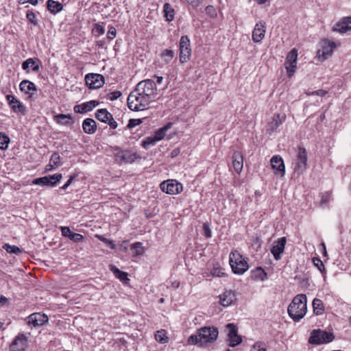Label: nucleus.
I'll list each match as a JSON object with an SVG mask.
<instances>
[{
	"label": "nucleus",
	"instance_id": "obj_1",
	"mask_svg": "<svg viewBox=\"0 0 351 351\" xmlns=\"http://www.w3.org/2000/svg\"><path fill=\"white\" fill-rule=\"evenodd\" d=\"M218 335L217 328L215 326H204L199 328L195 334L191 335L188 339V342L190 344L203 346L216 341Z\"/></svg>",
	"mask_w": 351,
	"mask_h": 351
},
{
	"label": "nucleus",
	"instance_id": "obj_2",
	"mask_svg": "<svg viewBox=\"0 0 351 351\" xmlns=\"http://www.w3.org/2000/svg\"><path fill=\"white\" fill-rule=\"evenodd\" d=\"M289 315L295 322H299L304 317L307 311L306 296L298 294L295 296L288 306Z\"/></svg>",
	"mask_w": 351,
	"mask_h": 351
},
{
	"label": "nucleus",
	"instance_id": "obj_3",
	"mask_svg": "<svg viewBox=\"0 0 351 351\" xmlns=\"http://www.w3.org/2000/svg\"><path fill=\"white\" fill-rule=\"evenodd\" d=\"M151 102L135 88L128 97V105L133 111H140L146 109Z\"/></svg>",
	"mask_w": 351,
	"mask_h": 351
},
{
	"label": "nucleus",
	"instance_id": "obj_4",
	"mask_svg": "<svg viewBox=\"0 0 351 351\" xmlns=\"http://www.w3.org/2000/svg\"><path fill=\"white\" fill-rule=\"evenodd\" d=\"M136 88L150 102L154 101L157 97V87L156 83L152 80H145L138 82Z\"/></svg>",
	"mask_w": 351,
	"mask_h": 351
},
{
	"label": "nucleus",
	"instance_id": "obj_5",
	"mask_svg": "<svg viewBox=\"0 0 351 351\" xmlns=\"http://www.w3.org/2000/svg\"><path fill=\"white\" fill-rule=\"evenodd\" d=\"M307 152L305 148L299 147L292 165L294 173L302 175L307 168Z\"/></svg>",
	"mask_w": 351,
	"mask_h": 351
},
{
	"label": "nucleus",
	"instance_id": "obj_6",
	"mask_svg": "<svg viewBox=\"0 0 351 351\" xmlns=\"http://www.w3.org/2000/svg\"><path fill=\"white\" fill-rule=\"evenodd\" d=\"M230 265L234 274H242L248 269V264L237 252L230 254Z\"/></svg>",
	"mask_w": 351,
	"mask_h": 351
},
{
	"label": "nucleus",
	"instance_id": "obj_7",
	"mask_svg": "<svg viewBox=\"0 0 351 351\" xmlns=\"http://www.w3.org/2000/svg\"><path fill=\"white\" fill-rule=\"evenodd\" d=\"M335 336L332 332H327L321 329L313 330L308 339L311 344L320 345L328 343L333 341Z\"/></svg>",
	"mask_w": 351,
	"mask_h": 351
},
{
	"label": "nucleus",
	"instance_id": "obj_8",
	"mask_svg": "<svg viewBox=\"0 0 351 351\" xmlns=\"http://www.w3.org/2000/svg\"><path fill=\"white\" fill-rule=\"evenodd\" d=\"M337 47L336 44L328 40H322L319 43V47L317 51V58L322 62L327 60L330 57L334 49Z\"/></svg>",
	"mask_w": 351,
	"mask_h": 351
},
{
	"label": "nucleus",
	"instance_id": "obj_9",
	"mask_svg": "<svg viewBox=\"0 0 351 351\" xmlns=\"http://www.w3.org/2000/svg\"><path fill=\"white\" fill-rule=\"evenodd\" d=\"M180 61L185 63L190 59L191 49L190 47V40L187 36H182L179 43Z\"/></svg>",
	"mask_w": 351,
	"mask_h": 351
},
{
	"label": "nucleus",
	"instance_id": "obj_10",
	"mask_svg": "<svg viewBox=\"0 0 351 351\" xmlns=\"http://www.w3.org/2000/svg\"><path fill=\"white\" fill-rule=\"evenodd\" d=\"M160 189L169 195L180 193L183 189L182 184L176 180H168L163 181L160 184Z\"/></svg>",
	"mask_w": 351,
	"mask_h": 351
},
{
	"label": "nucleus",
	"instance_id": "obj_11",
	"mask_svg": "<svg viewBox=\"0 0 351 351\" xmlns=\"http://www.w3.org/2000/svg\"><path fill=\"white\" fill-rule=\"evenodd\" d=\"M226 332L228 336L229 346L233 348L241 343V337L238 335V329L234 324H227L226 326Z\"/></svg>",
	"mask_w": 351,
	"mask_h": 351
},
{
	"label": "nucleus",
	"instance_id": "obj_12",
	"mask_svg": "<svg viewBox=\"0 0 351 351\" xmlns=\"http://www.w3.org/2000/svg\"><path fill=\"white\" fill-rule=\"evenodd\" d=\"M87 86L90 89L101 88L104 84V77L102 75L97 73H88L85 77Z\"/></svg>",
	"mask_w": 351,
	"mask_h": 351
},
{
	"label": "nucleus",
	"instance_id": "obj_13",
	"mask_svg": "<svg viewBox=\"0 0 351 351\" xmlns=\"http://www.w3.org/2000/svg\"><path fill=\"white\" fill-rule=\"evenodd\" d=\"M27 347V339L23 334H19L10 346V351H25Z\"/></svg>",
	"mask_w": 351,
	"mask_h": 351
},
{
	"label": "nucleus",
	"instance_id": "obj_14",
	"mask_svg": "<svg viewBox=\"0 0 351 351\" xmlns=\"http://www.w3.org/2000/svg\"><path fill=\"white\" fill-rule=\"evenodd\" d=\"M270 162L271 168L275 171V174L280 176L281 177L284 176L285 173V167L282 157L279 155L274 156Z\"/></svg>",
	"mask_w": 351,
	"mask_h": 351
},
{
	"label": "nucleus",
	"instance_id": "obj_15",
	"mask_svg": "<svg viewBox=\"0 0 351 351\" xmlns=\"http://www.w3.org/2000/svg\"><path fill=\"white\" fill-rule=\"evenodd\" d=\"M48 322V317L40 313H34L27 317V323L34 327L41 326Z\"/></svg>",
	"mask_w": 351,
	"mask_h": 351
},
{
	"label": "nucleus",
	"instance_id": "obj_16",
	"mask_svg": "<svg viewBox=\"0 0 351 351\" xmlns=\"http://www.w3.org/2000/svg\"><path fill=\"white\" fill-rule=\"evenodd\" d=\"M266 31L265 22L261 21L257 23L252 32V40L254 43L261 42L265 37Z\"/></svg>",
	"mask_w": 351,
	"mask_h": 351
},
{
	"label": "nucleus",
	"instance_id": "obj_17",
	"mask_svg": "<svg viewBox=\"0 0 351 351\" xmlns=\"http://www.w3.org/2000/svg\"><path fill=\"white\" fill-rule=\"evenodd\" d=\"M286 242V237H281L278 239L271 249V252L275 260L278 261L281 258V254L284 252Z\"/></svg>",
	"mask_w": 351,
	"mask_h": 351
},
{
	"label": "nucleus",
	"instance_id": "obj_18",
	"mask_svg": "<svg viewBox=\"0 0 351 351\" xmlns=\"http://www.w3.org/2000/svg\"><path fill=\"white\" fill-rule=\"evenodd\" d=\"M6 99L12 108V110L16 113L24 114L25 112V108L22 104L14 96L12 95H6Z\"/></svg>",
	"mask_w": 351,
	"mask_h": 351
},
{
	"label": "nucleus",
	"instance_id": "obj_19",
	"mask_svg": "<svg viewBox=\"0 0 351 351\" xmlns=\"http://www.w3.org/2000/svg\"><path fill=\"white\" fill-rule=\"evenodd\" d=\"M99 104V102L92 100L74 107V110L77 113H86L92 110Z\"/></svg>",
	"mask_w": 351,
	"mask_h": 351
},
{
	"label": "nucleus",
	"instance_id": "obj_20",
	"mask_svg": "<svg viewBox=\"0 0 351 351\" xmlns=\"http://www.w3.org/2000/svg\"><path fill=\"white\" fill-rule=\"evenodd\" d=\"M284 119L280 117L279 114H275L272 120L268 123L267 132L269 134L276 132L277 129L282 125Z\"/></svg>",
	"mask_w": 351,
	"mask_h": 351
},
{
	"label": "nucleus",
	"instance_id": "obj_21",
	"mask_svg": "<svg viewBox=\"0 0 351 351\" xmlns=\"http://www.w3.org/2000/svg\"><path fill=\"white\" fill-rule=\"evenodd\" d=\"M232 165L236 172L239 173L242 171L243 166V155L240 152H234L232 156Z\"/></svg>",
	"mask_w": 351,
	"mask_h": 351
},
{
	"label": "nucleus",
	"instance_id": "obj_22",
	"mask_svg": "<svg viewBox=\"0 0 351 351\" xmlns=\"http://www.w3.org/2000/svg\"><path fill=\"white\" fill-rule=\"evenodd\" d=\"M219 298L220 303L222 306H228L235 300V295L230 290L226 291L223 294L220 295Z\"/></svg>",
	"mask_w": 351,
	"mask_h": 351
},
{
	"label": "nucleus",
	"instance_id": "obj_23",
	"mask_svg": "<svg viewBox=\"0 0 351 351\" xmlns=\"http://www.w3.org/2000/svg\"><path fill=\"white\" fill-rule=\"evenodd\" d=\"M82 128L86 134H94L97 130L96 122L93 119L87 118L82 123Z\"/></svg>",
	"mask_w": 351,
	"mask_h": 351
},
{
	"label": "nucleus",
	"instance_id": "obj_24",
	"mask_svg": "<svg viewBox=\"0 0 351 351\" xmlns=\"http://www.w3.org/2000/svg\"><path fill=\"white\" fill-rule=\"evenodd\" d=\"M20 90L22 91V92H24L25 94H30L32 95V93H31V91H36V87L35 86V84L29 81V80H23L21 83H20Z\"/></svg>",
	"mask_w": 351,
	"mask_h": 351
},
{
	"label": "nucleus",
	"instance_id": "obj_25",
	"mask_svg": "<svg viewBox=\"0 0 351 351\" xmlns=\"http://www.w3.org/2000/svg\"><path fill=\"white\" fill-rule=\"evenodd\" d=\"M47 10L52 14H56L63 9L61 3L53 0H48L47 2Z\"/></svg>",
	"mask_w": 351,
	"mask_h": 351
},
{
	"label": "nucleus",
	"instance_id": "obj_26",
	"mask_svg": "<svg viewBox=\"0 0 351 351\" xmlns=\"http://www.w3.org/2000/svg\"><path fill=\"white\" fill-rule=\"evenodd\" d=\"M267 273L261 267H257L251 271V277L256 280L263 281L267 278Z\"/></svg>",
	"mask_w": 351,
	"mask_h": 351
},
{
	"label": "nucleus",
	"instance_id": "obj_27",
	"mask_svg": "<svg viewBox=\"0 0 351 351\" xmlns=\"http://www.w3.org/2000/svg\"><path fill=\"white\" fill-rule=\"evenodd\" d=\"M96 118L104 123H107L112 115L106 109H99L95 114Z\"/></svg>",
	"mask_w": 351,
	"mask_h": 351
},
{
	"label": "nucleus",
	"instance_id": "obj_28",
	"mask_svg": "<svg viewBox=\"0 0 351 351\" xmlns=\"http://www.w3.org/2000/svg\"><path fill=\"white\" fill-rule=\"evenodd\" d=\"M56 121L61 125H69L71 123L72 117L69 114H60L54 117Z\"/></svg>",
	"mask_w": 351,
	"mask_h": 351
},
{
	"label": "nucleus",
	"instance_id": "obj_29",
	"mask_svg": "<svg viewBox=\"0 0 351 351\" xmlns=\"http://www.w3.org/2000/svg\"><path fill=\"white\" fill-rule=\"evenodd\" d=\"M110 271L115 275V276L118 278L121 281L125 282V281L129 280L127 273L121 271L114 265H110Z\"/></svg>",
	"mask_w": 351,
	"mask_h": 351
},
{
	"label": "nucleus",
	"instance_id": "obj_30",
	"mask_svg": "<svg viewBox=\"0 0 351 351\" xmlns=\"http://www.w3.org/2000/svg\"><path fill=\"white\" fill-rule=\"evenodd\" d=\"M313 308L316 315H322L324 311L323 302L320 299L315 298L313 301Z\"/></svg>",
	"mask_w": 351,
	"mask_h": 351
},
{
	"label": "nucleus",
	"instance_id": "obj_31",
	"mask_svg": "<svg viewBox=\"0 0 351 351\" xmlns=\"http://www.w3.org/2000/svg\"><path fill=\"white\" fill-rule=\"evenodd\" d=\"M60 164V156L58 153L54 152L50 158L49 164L47 167H50L49 169H53L58 167Z\"/></svg>",
	"mask_w": 351,
	"mask_h": 351
},
{
	"label": "nucleus",
	"instance_id": "obj_32",
	"mask_svg": "<svg viewBox=\"0 0 351 351\" xmlns=\"http://www.w3.org/2000/svg\"><path fill=\"white\" fill-rule=\"evenodd\" d=\"M130 248L133 252L134 256L142 255L145 252L143 244L141 242H136L132 244Z\"/></svg>",
	"mask_w": 351,
	"mask_h": 351
},
{
	"label": "nucleus",
	"instance_id": "obj_33",
	"mask_svg": "<svg viewBox=\"0 0 351 351\" xmlns=\"http://www.w3.org/2000/svg\"><path fill=\"white\" fill-rule=\"evenodd\" d=\"M164 13L165 16L167 19V21H171L174 19V10L172 8L171 5L168 3H166L164 5Z\"/></svg>",
	"mask_w": 351,
	"mask_h": 351
},
{
	"label": "nucleus",
	"instance_id": "obj_34",
	"mask_svg": "<svg viewBox=\"0 0 351 351\" xmlns=\"http://www.w3.org/2000/svg\"><path fill=\"white\" fill-rule=\"evenodd\" d=\"M29 67H32L34 71H37L39 70V66L36 64V62L32 58L27 59V60L24 61L22 64V68L24 70H27Z\"/></svg>",
	"mask_w": 351,
	"mask_h": 351
},
{
	"label": "nucleus",
	"instance_id": "obj_35",
	"mask_svg": "<svg viewBox=\"0 0 351 351\" xmlns=\"http://www.w3.org/2000/svg\"><path fill=\"white\" fill-rule=\"evenodd\" d=\"M174 51L171 49H165L161 53V58L165 63H169L174 57Z\"/></svg>",
	"mask_w": 351,
	"mask_h": 351
},
{
	"label": "nucleus",
	"instance_id": "obj_36",
	"mask_svg": "<svg viewBox=\"0 0 351 351\" xmlns=\"http://www.w3.org/2000/svg\"><path fill=\"white\" fill-rule=\"evenodd\" d=\"M157 142L158 141H156L154 136H148L142 141L141 145L145 149H147L154 146Z\"/></svg>",
	"mask_w": 351,
	"mask_h": 351
},
{
	"label": "nucleus",
	"instance_id": "obj_37",
	"mask_svg": "<svg viewBox=\"0 0 351 351\" xmlns=\"http://www.w3.org/2000/svg\"><path fill=\"white\" fill-rule=\"evenodd\" d=\"M170 127H171V124L169 123L168 125H165V127L158 129L155 132V134H154V137L156 138V141H159L162 140L165 137L167 130L168 129H169Z\"/></svg>",
	"mask_w": 351,
	"mask_h": 351
},
{
	"label": "nucleus",
	"instance_id": "obj_38",
	"mask_svg": "<svg viewBox=\"0 0 351 351\" xmlns=\"http://www.w3.org/2000/svg\"><path fill=\"white\" fill-rule=\"evenodd\" d=\"M155 339L156 340L160 343H165L167 342L168 337L166 335V332L165 330H158L155 335Z\"/></svg>",
	"mask_w": 351,
	"mask_h": 351
},
{
	"label": "nucleus",
	"instance_id": "obj_39",
	"mask_svg": "<svg viewBox=\"0 0 351 351\" xmlns=\"http://www.w3.org/2000/svg\"><path fill=\"white\" fill-rule=\"evenodd\" d=\"M49 182H50V186H55L58 182L61 180L62 178V175L61 173H56L53 176L49 175L47 176Z\"/></svg>",
	"mask_w": 351,
	"mask_h": 351
},
{
	"label": "nucleus",
	"instance_id": "obj_40",
	"mask_svg": "<svg viewBox=\"0 0 351 351\" xmlns=\"http://www.w3.org/2000/svg\"><path fill=\"white\" fill-rule=\"evenodd\" d=\"M3 249L8 253L19 254L22 252V250L16 245H11L10 244H5Z\"/></svg>",
	"mask_w": 351,
	"mask_h": 351
},
{
	"label": "nucleus",
	"instance_id": "obj_41",
	"mask_svg": "<svg viewBox=\"0 0 351 351\" xmlns=\"http://www.w3.org/2000/svg\"><path fill=\"white\" fill-rule=\"evenodd\" d=\"M298 52L293 49L288 53L285 62H291V64L297 63Z\"/></svg>",
	"mask_w": 351,
	"mask_h": 351
},
{
	"label": "nucleus",
	"instance_id": "obj_42",
	"mask_svg": "<svg viewBox=\"0 0 351 351\" xmlns=\"http://www.w3.org/2000/svg\"><path fill=\"white\" fill-rule=\"evenodd\" d=\"M10 143V138L2 133H0V149H6Z\"/></svg>",
	"mask_w": 351,
	"mask_h": 351
},
{
	"label": "nucleus",
	"instance_id": "obj_43",
	"mask_svg": "<svg viewBox=\"0 0 351 351\" xmlns=\"http://www.w3.org/2000/svg\"><path fill=\"white\" fill-rule=\"evenodd\" d=\"M34 184L50 186L47 176L34 179L32 182Z\"/></svg>",
	"mask_w": 351,
	"mask_h": 351
},
{
	"label": "nucleus",
	"instance_id": "obj_44",
	"mask_svg": "<svg viewBox=\"0 0 351 351\" xmlns=\"http://www.w3.org/2000/svg\"><path fill=\"white\" fill-rule=\"evenodd\" d=\"M332 199V194L330 192H326L321 195L320 206L323 207Z\"/></svg>",
	"mask_w": 351,
	"mask_h": 351
},
{
	"label": "nucleus",
	"instance_id": "obj_45",
	"mask_svg": "<svg viewBox=\"0 0 351 351\" xmlns=\"http://www.w3.org/2000/svg\"><path fill=\"white\" fill-rule=\"evenodd\" d=\"M296 64L297 63L291 64V62H285V68L289 77H291L295 73L297 68Z\"/></svg>",
	"mask_w": 351,
	"mask_h": 351
},
{
	"label": "nucleus",
	"instance_id": "obj_46",
	"mask_svg": "<svg viewBox=\"0 0 351 351\" xmlns=\"http://www.w3.org/2000/svg\"><path fill=\"white\" fill-rule=\"evenodd\" d=\"M333 29L334 31L339 32L341 33H345L348 30H350L347 25L343 23V21L337 23L335 25Z\"/></svg>",
	"mask_w": 351,
	"mask_h": 351
},
{
	"label": "nucleus",
	"instance_id": "obj_47",
	"mask_svg": "<svg viewBox=\"0 0 351 351\" xmlns=\"http://www.w3.org/2000/svg\"><path fill=\"white\" fill-rule=\"evenodd\" d=\"M306 94L308 96L309 95H317V96H320V97H324L327 94V91L325 90H323V89H319V90L313 91V92L306 91Z\"/></svg>",
	"mask_w": 351,
	"mask_h": 351
},
{
	"label": "nucleus",
	"instance_id": "obj_48",
	"mask_svg": "<svg viewBox=\"0 0 351 351\" xmlns=\"http://www.w3.org/2000/svg\"><path fill=\"white\" fill-rule=\"evenodd\" d=\"M250 351H266V348L263 343L256 342L251 348Z\"/></svg>",
	"mask_w": 351,
	"mask_h": 351
},
{
	"label": "nucleus",
	"instance_id": "obj_49",
	"mask_svg": "<svg viewBox=\"0 0 351 351\" xmlns=\"http://www.w3.org/2000/svg\"><path fill=\"white\" fill-rule=\"evenodd\" d=\"M143 122L141 119H131L128 124V128H132L136 125H140Z\"/></svg>",
	"mask_w": 351,
	"mask_h": 351
},
{
	"label": "nucleus",
	"instance_id": "obj_50",
	"mask_svg": "<svg viewBox=\"0 0 351 351\" xmlns=\"http://www.w3.org/2000/svg\"><path fill=\"white\" fill-rule=\"evenodd\" d=\"M94 31L97 34L98 36H101L104 34L105 29L101 24L96 23L95 24Z\"/></svg>",
	"mask_w": 351,
	"mask_h": 351
},
{
	"label": "nucleus",
	"instance_id": "obj_51",
	"mask_svg": "<svg viewBox=\"0 0 351 351\" xmlns=\"http://www.w3.org/2000/svg\"><path fill=\"white\" fill-rule=\"evenodd\" d=\"M84 239V237L79 234V233H75V232H73L69 238V239H71V241H74V242H80L81 241H82Z\"/></svg>",
	"mask_w": 351,
	"mask_h": 351
},
{
	"label": "nucleus",
	"instance_id": "obj_52",
	"mask_svg": "<svg viewBox=\"0 0 351 351\" xmlns=\"http://www.w3.org/2000/svg\"><path fill=\"white\" fill-rule=\"evenodd\" d=\"M203 234L206 238H210L212 236L211 230L207 223L203 224Z\"/></svg>",
	"mask_w": 351,
	"mask_h": 351
},
{
	"label": "nucleus",
	"instance_id": "obj_53",
	"mask_svg": "<svg viewBox=\"0 0 351 351\" xmlns=\"http://www.w3.org/2000/svg\"><path fill=\"white\" fill-rule=\"evenodd\" d=\"M61 232H62V234L64 237H68L69 239L70 238L71 234L73 233V232L70 230V228L66 226L61 227Z\"/></svg>",
	"mask_w": 351,
	"mask_h": 351
},
{
	"label": "nucleus",
	"instance_id": "obj_54",
	"mask_svg": "<svg viewBox=\"0 0 351 351\" xmlns=\"http://www.w3.org/2000/svg\"><path fill=\"white\" fill-rule=\"evenodd\" d=\"M26 16L29 21H30L31 23H34V25L37 23L36 21V15L33 12L28 10L27 12Z\"/></svg>",
	"mask_w": 351,
	"mask_h": 351
},
{
	"label": "nucleus",
	"instance_id": "obj_55",
	"mask_svg": "<svg viewBox=\"0 0 351 351\" xmlns=\"http://www.w3.org/2000/svg\"><path fill=\"white\" fill-rule=\"evenodd\" d=\"M121 96V93L119 90H117V91H114V92H112L110 93L109 99L111 101H114V100L118 99L119 97H120Z\"/></svg>",
	"mask_w": 351,
	"mask_h": 351
},
{
	"label": "nucleus",
	"instance_id": "obj_56",
	"mask_svg": "<svg viewBox=\"0 0 351 351\" xmlns=\"http://www.w3.org/2000/svg\"><path fill=\"white\" fill-rule=\"evenodd\" d=\"M116 29L113 27H110L108 32V38L110 40L114 39L116 36Z\"/></svg>",
	"mask_w": 351,
	"mask_h": 351
},
{
	"label": "nucleus",
	"instance_id": "obj_57",
	"mask_svg": "<svg viewBox=\"0 0 351 351\" xmlns=\"http://www.w3.org/2000/svg\"><path fill=\"white\" fill-rule=\"evenodd\" d=\"M313 262H314V264L317 267V268L319 269V270L320 271H322L324 270V265L320 259L316 258V259L313 260Z\"/></svg>",
	"mask_w": 351,
	"mask_h": 351
},
{
	"label": "nucleus",
	"instance_id": "obj_58",
	"mask_svg": "<svg viewBox=\"0 0 351 351\" xmlns=\"http://www.w3.org/2000/svg\"><path fill=\"white\" fill-rule=\"evenodd\" d=\"M206 12L207 14H210L211 16H215V10L213 6L208 5L206 8Z\"/></svg>",
	"mask_w": 351,
	"mask_h": 351
},
{
	"label": "nucleus",
	"instance_id": "obj_59",
	"mask_svg": "<svg viewBox=\"0 0 351 351\" xmlns=\"http://www.w3.org/2000/svg\"><path fill=\"white\" fill-rule=\"evenodd\" d=\"M106 123H108L112 129H115L117 128V123L114 121L112 117L108 120V121Z\"/></svg>",
	"mask_w": 351,
	"mask_h": 351
},
{
	"label": "nucleus",
	"instance_id": "obj_60",
	"mask_svg": "<svg viewBox=\"0 0 351 351\" xmlns=\"http://www.w3.org/2000/svg\"><path fill=\"white\" fill-rule=\"evenodd\" d=\"M74 178H75V176H71L70 178L66 182V183L64 185H63L62 187H60V189L64 190L67 187H69L71 184Z\"/></svg>",
	"mask_w": 351,
	"mask_h": 351
},
{
	"label": "nucleus",
	"instance_id": "obj_61",
	"mask_svg": "<svg viewBox=\"0 0 351 351\" xmlns=\"http://www.w3.org/2000/svg\"><path fill=\"white\" fill-rule=\"evenodd\" d=\"M101 240L104 241V242H106L108 245H109L112 249H114L115 248L116 245L113 243L112 241L108 240L106 239H103Z\"/></svg>",
	"mask_w": 351,
	"mask_h": 351
},
{
	"label": "nucleus",
	"instance_id": "obj_62",
	"mask_svg": "<svg viewBox=\"0 0 351 351\" xmlns=\"http://www.w3.org/2000/svg\"><path fill=\"white\" fill-rule=\"evenodd\" d=\"M130 156H131V154L129 152H125L123 154L121 157L123 160L129 162Z\"/></svg>",
	"mask_w": 351,
	"mask_h": 351
},
{
	"label": "nucleus",
	"instance_id": "obj_63",
	"mask_svg": "<svg viewBox=\"0 0 351 351\" xmlns=\"http://www.w3.org/2000/svg\"><path fill=\"white\" fill-rule=\"evenodd\" d=\"M343 21L347 25L349 29H351V17H348L345 19Z\"/></svg>",
	"mask_w": 351,
	"mask_h": 351
},
{
	"label": "nucleus",
	"instance_id": "obj_64",
	"mask_svg": "<svg viewBox=\"0 0 351 351\" xmlns=\"http://www.w3.org/2000/svg\"><path fill=\"white\" fill-rule=\"evenodd\" d=\"M189 3L191 4L193 6H197L200 1L199 0H186Z\"/></svg>",
	"mask_w": 351,
	"mask_h": 351
}]
</instances>
